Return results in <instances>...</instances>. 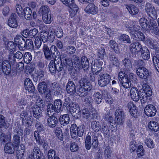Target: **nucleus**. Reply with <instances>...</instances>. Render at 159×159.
Masks as SVG:
<instances>
[{"mask_svg": "<svg viewBox=\"0 0 159 159\" xmlns=\"http://www.w3.org/2000/svg\"><path fill=\"white\" fill-rule=\"evenodd\" d=\"M140 27L138 25H130L128 26V30L131 34V38L137 40H143L144 39V34L140 32Z\"/></svg>", "mask_w": 159, "mask_h": 159, "instance_id": "nucleus-1", "label": "nucleus"}, {"mask_svg": "<svg viewBox=\"0 0 159 159\" xmlns=\"http://www.w3.org/2000/svg\"><path fill=\"white\" fill-rule=\"evenodd\" d=\"M143 89L144 92L140 93L139 99L142 103H144L147 101L148 97H149L152 95V92L151 88L147 84H143Z\"/></svg>", "mask_w": 159, "mask_h": 159, "instance_id": "nucleus-2", "label": "nucleus"}, {"mask_svg": "<svg viewBox=\"0 0 159 159\" xmlns=\"http://www.w3.org/2000/svg\"><path fill=\"white\" fill-rule=\"evenodd\" d=\"M64 4L68 6L70 15L73 17L76 15L78 10V7L74 3V0H60Z\"/></svg>", "mask_w": 159, "mask_h": 159, "instance_id": "nucleus-3", "label": "nucleus"}, {"mask_svg": "<svg viewBox=\"0 0 159 159\" xmlns=\"http://www.w3.org/2000/svg\"><path fill=\"white\" fill-rule=\"evenodd\" d=\"M105 121L102 124V126H101V131L104 133H106L107 131L108 127H110L111 124L113 121V118L110 115H106L105 117Z\"/></svg>", "mask_w": 159, "mask_h": 159, "instance_id": "nucleus-4", "label": "nucleus"}, {"mask_svg": "<svg viewBox=\"0 0 159 159\" xmlns=\"http://www.w3.org/2000/svg\"><path fill=\"white\" fill-rule=\"evenodd\" d=\"M111 80L110 75L107 74H104L99 78L98 83L101 87H105L110 82Z\"/></svg>", "mask_w": 159, "mask_h": 159, "instance_id": "nucleus-5", "label": "nucleus"}, {"mask_svg": "<svg viewBox=\"0 0 159 159\" xmlns=\"http://www.w3.org/2000/svg\"><path fill=\"white\" fill-rule=\"evenodd\" d=\"M11 71L9 62L7 61L0 62V74L3 72L6 75L9 74Z\"/></svg>", "mask_w": 159, "mask_h": 159, "instance_id": "nucleus-6", "label": "nucleus"}, {"mask_svg": "<svg viewBox=\"0 0 159 159\" xmlns=\"http://www.w3.org/2000/svg\"><path fill=\"white\" fill-rule=\"evenodd\" d=\"M115 116L118 124L121 125L124 122L125 115L124 111L121 109H117L115 111Z\"/></svg>", "mask_w": 159, "mask_h": 159, "instance_id": "nucleus-7", "label": "nucleus"}, {"mask_svg": "<svg viewBox=\"0 0 159 159\" xmlns=\"http://www.w3.org/2000/svg\"><path fill=\"white\" fill-rule=\"evenodd\" d=\"M145 10L149 17L153 16L155 18L156 16H157V11L155 7L151 3L147 2L145 4Z\"/></svg>", "mask_w": 159, "mask_h": 159, "instance_id": "nucleus-8", "label": "nucleus"}, {"mask_svg": "<svg viewBox=\"0 0 159 159\" xmlns=\"http://www.w3.org/2000/svg\"><path fill=\"white\" fill-rule=\"evenodd\" d=\"M70 112L75 117L78 118L81 115V111L79 105L75 103H72L70 106Z\"/></svg>", "mask_w": 159, "mask_h": 159, "instance_id": "nucleus-9", "label": "nucleus"}, {"mask_svg": "<svg viewBox=\"0 0 159 159\" xmlns=\"http://www.w3.org/2000/svg\"><path fill=\"white\" fill-rule=\"evenodd\" d=\"M17 16L16 14H11L8 21V25L12 28H17L18 26V23L17 20Z\"/></svg>", "mask_w": 159, "mask_h": 159, "instance_id": "nucleus-10", "label": "nucleus"}, {"mask_svg": "<svg viewBox=\"0 0 159 159\" xmlns=\"http://www.w3.org/2000/svg\"><path fill=\"white\" fill-rule=\"evenodd\" d=\"M137 75L140 78L146 79L148 78L149 75L148 70L145 67H139L136 70Z\"/></svg>", "mask_w": 159, "mask_h": 159, "instance_id": "nucleus-11", "label": "nucleus"}, {"mask_svg": "<svg viewBox=\"0 0 159 159\" xmlns=\"http://www.w3.org/2000/svg\"><path fill=\"white\" fill-rule=\"evenodd\" d=\"M157 110L155 107L152 105H148L144 109L145 114L148 116H154L156 114Z\"/></svg>", "mask_w": 159, "mask_h": 159, "instance_id": "nucleus-12", "label": "nucleus"}, {"mask_svg": "<svg viewBox=\"0 0 159 159\" xmlns=\"http://www.w3.org/2000/svg\"><path fill=\"white\" fill-rule=\"evenodd\" d=\"M130 50L132 53H137L141 51L142 47L138 42H133L130 45Z\"/></svg>", "mask_w": 159, "mask_h": 159, "instance_id": "nucleus-13", "label": "nucleus"}, {"mask_svg": "<svg viewBox=\"0 0 159 159\" xmlns=\"http://www.w3.org/2000/svg\"><path fill=\"white\" fill-rule=\"evenodd\" d=\"M14 43L20 49L25 47V40L20 35H17L14 39Z\"/></svg>", "mask_w": 159, "mask_h": 159, "instance_id": "nucleus-14", "label": "nucleus"}, {"mask_svg": "<svg viewBox=\"0 0 159 159\" xmlns=\"http://www.w3.org/2000/svg\"><path fill=\"white\" fill-rule=\"evenodd\" d=\"M80 87H83L87 91H89L92 88L91 83L85 79H81L79 81Z\"/></svg>", "mask_w": 159, "mask_h": 159, "instance_id": "nucleus-15", "label": "nucleus"}, {"mask_svg": "<svg viewBox=\"0 0 159 159\" xmlns=\"http://www.w3.org/2000/svg\"><path fill=\"white\" fill-rule=\"evenodd\" d=\"M85 12L88 14L95 15L98 12V7L94 4L91 3L89 4L84 9Z\"/></svg>", "mask_w": 159, "mask_h": 159, "instance_id": "nucleus-16", "label": "nucleus"}, {"mask_svg": "<svg viewBox=\"0 0 159 159\" xmlns=\"http://www.w3.org/2000/svg\"><path fill=\"white\" fill-rule=\"evenodd\" d=\"M130 93L131 98L132 100L136 102L139 100L140 93L137 88L132 87L131 89Z\"/></svg>", "mask_w": 159, "mask_h": 159, "instance_id": "nucleus-17", "label": "nucleus"}, {"mask_svg": "<svg viewBox=\"0 0 159 159\" xmlns=\"http://www.w3.org/2000/svg\"><path fill=\"white\" fill-rule=\"evenodd\" d=\"M24 85L25 89L28 92L32 93L34 91L35 87L31 80L30 79L27 78L25 80Z\"/></svg>", "mask_w": 159, "mask_h": 159, "instance_id": "nucleus-18", "label": "nucleus"}, {"mask_svg": "<svg viewBox=\"0 0 159 159\" xmlns=\"http://www.w3.org/2000/svg\"><path fill=\"white\" fill-rule=\"evenodd\" d=\"M66 90L68 93L73 95L76 92L75 85L74 83L71 81H69L66 86Z\"/></svg>", "mask_w": 159, "mask_h": 159, "instance_id": "nucleus-19", "label": "nucleus"}, {"mask_svg": "<svg viewBox=\"0 0 159 159\" xmlns=\"http://www.w3.org/2000/svg\"><path fill=\"white\" fill-rule=\"evenodd\" d=\"M49 34V33L47 31L42 32L40 33L39 37L43 42H47L49 39H50V41H52L53 40L54 36Z\"/></svg>", "mask_w": 159, "mask_h": 159, "instance_id": "nucleus-20", "label": "nucleus"}, {"mask_svg": "<svg viewBox=\"0 0 159 159\" xmlns=\"http://www.w3.org/2000/svg\"><path fill=\"white\" fill-rule=\"evenodd\" d=\"M51 84L49 81H46V82L43 81L40 83L38 86V90L39 92L43 93L47 90V87L50 88V85H48V84Z\"/></svg>", "mask_w": 159, "mask_h": 159, "instance_id": "nucleus-21", "label": "nucleus"}, {"mask_svg": "<svg viewBox=\"0 0 159 159\" xmlns=\"http://www.w3.org/2000/svg\"><path fill=\"white\" fill-rule=\"evenodd\" d=\"M102 68V64L101 62L98 63L93 62L91 64V70L93 73L97 75L101 70Z\"/></svg>", "mask_w": 159, "mask_h": 159, "instance_id": "nucleus-22", "label": "nucleus"}, {"mask_svg": "<svg viewBox=\"0 0 159 159\" xmlns=\"http://www.w3.org/2000/svg\"><path fill=\"white\" fill-rule=\"evenodd\" d=\"M50 85V89L52 91L53 95L58 96L60 93L61 88L58 86L57 84L55 82L48 84Z\"/></svg>", "mask_w": 159, "mask_h": 159, "instance_id": "nucleus-23", "label": "nucleus"}, {"mask_svg": "<svg viewBox=\"0 0 159 159\" xmlns=\"http://www.w3.org/2000/svg\"><path fill=\"white\" fill-rule=\"evenodd\" d=\"M127 106L129 110L131 115L134 117H137L138 116L137 111L133 102H129L128 103Z\"/></svg>", "mask_w": 159, "mask_h": 159, "instance_id": "nucleus-24", "label": "nucleus"}, {"mask_svg": "<svg viewBox=\"0 0 159 159\" xmlns=\"http://www.w3.org/2000/svg\"><path fill=\"white\" fill-rule=\"evenodd\" d=\"M157 18V16H156L155 18L153 16L152 17H149L148 19L149 21V22H148V24L147 28V30H150L152 29L153 27L157 26V24L156 20Z\"/></svg>", "mask_w": 159, "mask_h": 159, "instance_id": "nucleus-25", "label": "nucleus"}, {"mask_svg": "<svg viewBox=\"0 0 159 159\" xmlns=\"http://www.w3.org/2000/svg\"><path fill=\"white\" fill-rule=\"evenodd\" d=\"M43 128L41 126H39L38 128L37 131H35L34 132V137L37 143L38 144L40 145H42L43 144V142L42 140L41 139L40 133V132L38 130H42Z\"/></svg>", "mask_w": 159, "mask_h": 159, "instance_id": "nucleus-26", "label": "nucleus"}, {"mask_svg": "<svg viewBox=\"0 0 159 159\" xmlns=\"http://www.w3.org/2000/svg\"><path fill=\"white\" fill-rule=\"evenodd\" d=\"M34 116L36 118H39L41 116L42 110L37 106H33L32 108Z\"/></svg>", "mask_w": 159, "mask_h": 159, "instance_id": "nucleus-27", "label": "nucleus"}, {"mask_svg": "<svg viewBox=\"0 0 159 159\" xmlns=\"http://www.w3.org/2000/svg\"><path fill=\"white\" fill-rule=\"evenodd\" d=\"M126 9L128 10L129 13L133 15L138 13L139 10L138 8L132 4H128L125 5Z\"/></svg>", "mask_w": 159, "mask_h": 159, "instance_id": "nucleus-28", "label": "nucleus"}, {"mask_svg": "<svg viewBox=\"0 0 159 159\" xmlns=\"http://www.w3.org/2000/svg\"><path fill=\"white\" fill-rule=\"evenodd\" d=\"M22 13L23 15H22L21 17L24 16L25 18L27 20H30L32 19V12L30 8L25 7Z\"/></svg>", "mask_w": 159, "mask_h": 159, "instance_id": "nucleus-29", "label": "nucleus"}, {"mask_svg": "<svg viewBox=\"0 0 159 159\" xmlns=\"http://www.w3.org/2000/svg\"><path fill=\"white\" fill-rule=\"evenodd\" d=\"M58 122L57 119L55 116H51L48 119V125L51 128L55 127Z\"/></svg>", "mask_w": 159, "mask_h": 159, "instance_id": "nucleus-30", "label": "nucleus"}, {"mask_svg": "<svg viewBox=\"0 0 159 159\" xmlns=\"http://www.w3.org/2000/svg\"><path fill=\"white\" fill-rule=\"evenodd\" d=\"M148 127L150 129L154 132L159 130V124L153 120H151L149 122Z\"/></svg>", "mask_w": 159, "mask_h": 159, "instance_id": "nucleus-31", "label": "nucleus"}, {"mask_svg": "<svg viewBox=\"0 0 159 159\" xmlns=\"http://www.w3.org/2000/svg\"><path fill=\"white\" fill-rule=\"evenodd\" d=\"M147 42L148 44V46H150L152 48L155 49V53L157 56H158L159 55V47L157 46V43L155 40H152V41L150 40Z\"/></svg>", "mask_w": 159, "mask_h": 159, "instance_id": "nucleus-32", "label": "nucleus"}, {"mask_svg": "<svg viewBox=\"0 0 159 159\" xmlns=\"http://www.w3.org/2000/svg\"><path fill=\"white\" fill-rule=\"evenodd\" d=\"M43 20L46 24H49L51 23L53 20V16L50 12L45 15L42 16Z\"/></svg>", "mask_w": 159, "mask_h": 159, "instance_id": "nucleus-33", "label": "nucleus"}, {"mask_svg": "<svg viewBox=\"0 0 159 159\" xmlns=\"http://www.w3.org/2000/svg\"><path fill=\"white\" fill-rule=\"evenodd\" d=\"M70 120V118L68 114L63 115L60 118V121L61 125H65L68 124Z\"/></svg>", "mask_w": 159, "mask_h": 159, "instance_id": "nucleus-34", "label": "nucleus"}, {"mask_svg": "<svg viewBox=\"0 0 159 159\" xmlns=\"http://www.w3.org/2000/svg\"><path fill=\"white\" fill-rule=\"evenodd\" d=\"M91 127L94 132H97L101 130V125L99 121H93L91 123Z\"/></svg>", "mask_w": 159, "mask_h": 159, "instance_id": "nucleus-35", "label": "nucleus"}, {"mask_svg": "<svg viewBox=\"0 0 159 159\" xmlns=\"http://www.w3.org/2000/svg\"><path fill=\"white\" fill-rule=\"evenodd\" d=\"M93 97L95 103L100 104L102 101V94L98 92H95L93 95Z\"/></svg>", "mask_w": 159, "mask_h": 159, "instance_id": "nucleus-36", "label": "nucleus"}, {"mask_svg": "<svg viewBox=\"0 0 159 159\" xmlns=\"http://www.w3.org/2000/svg\"><path fill=\"white\" fill-rule=\"evenodd\" d=\"M142 49L141 56L142 58L144 60L148 59L150 57L149 50L146 47H143Z\"/></svg>", "mask_w": 159, "mask_h": 159, "instance_id": "nucleus-37", "label": "nucleus"}, {"mask_svg": "<svg viewBox=\"0 0 159 159\" xmlns=\"http://www.w3.org/2000/svg\"><path fill=\"white\" fill-rule=\"evenodd\" d=\"M120 81L122 86L125 88H128L131 85V83L129 80L128 79V76L125 77L122 79L120 80Z\"/></svg>", "mask_w": 159, "mask_h": 159, "instance_id": "nucleus-38", "label": "nucleus"}, {"mask_svg": "<svg viewBox=\"0 0 159 159\" xmlns=\"http://www.w3.org/2000/svg\"><path fill=\"white\" fill-rule=\"evenodd\" d=\"M110 63L116 66H118L120 64V60L114 55H111L109 57Z\"/></svg>", "mask_w": 159, "mask_h": 159, "instance_id": "nucleus-39", "label": "nucleus"}, {"mask_svg": "<svg viewBox=\"0 0 159 159\" xmlns=\"http://www.w3.org/2000/svg\"><path fill=\"white\" fill-rule=\"evenodd\" d=\"M77 125L75 124H73L71 125L70 127V135L72 138L76 139L78 136L76 132Z\"/></svg>", "mask_w": 159, "mask_h": 159, "instance_id": "nucleus-40", "label": "nucleus"}, {"mask_svg": "<svg viewBox=\"0 0 159 159\" xmlns=\"http://www.w3.org/2000/svg\"><path fill=\"white\" fill-rule=\"evenodd\" d=\"M89 62L87 58L85 57H82L80 61V68L87 69L89 67Z\"/></svg>", "mask_w": 159, "mask_h": 159, "instance_id": "nucleus-41", "label": "nucleus"}, {"mask_svg": "<svg viewBox=\"0 0 159 159\" xmlns=\"http://www.w3.org/2000/svg\"><path fill=\"white\" fill-rule=\"evenodd\" d=\"M11 135L10 133H7L5 134L4 133H2L0 136V139L2 142H5L11 140Z\"/></svg>", "mask_w": 159, "mask_h": 159, "instance_id": "nucleus-42", "label": "nucleus"}, {"mask_svg": "<svg viewBox=\"0 0 159 159\" xmlns=\"http://www.w3.org/2000/svg\"><path fill=\"white\" fill-rule=\"evenodd\" d=\"M7 49L11 52L15 51L16 49V45L15 43L12 41H10L6 44Z\"/></svg>", "mask_w": 159, "mask_h": 159, "instance_id": "nucleus-43", "label": "nucleus"}, {"mask_svg": "<svg viewBox=\"0 0 159 159\" xmlns=\"http://www.w3.org/2000/svg\"><path fill=\"white\" fill-rule=\"evenodd\" d=\"M9 125L5 121V118L2 115H0V128H7Z\"/></svg>", "mask_w": 159, "mask_h": 159, "instance_id": "nucleus-44", "label": "nucleus"}, {"mask_svg": "<svg viewBox=\"0 0 159 159\" xmlns=\"http://www.w3.org/2000/svg\"><path fill=\"white\" fill-rule=\"evenodd\" d=\"M12 145L11 143H7L4 147V151L5 152L12 154L14 153V149L12 147Z\"/></svg>", "mask_w": 159, "mask_h": 159, "instance_id": "nucleus-45", "label": "nucleus"}, {"mask_svg": "<svg viewBox=\"0 0 159 159\" xmlns=\"http://www.w3.org/2000/svg\"><path fill=\"white\" fill-rule=\"evenodd\" d=\"M62 104V101L60 99L56 100L54 103V106L56 109V112H59L61 111V108Z\"/></svg>", "mask_w": 159, "mask_h": 159, "instance_id": "nucleus-46", "label": "nucleus"}, {"mask_svg": "<svg viewBox=\"0 0 159 159\" xmlns=\"http://www.w3.org/2000/svg\"><path fill=\"white\" fill-rule=\"evenodd\" d=\"M110 47L117 53L119 52L120 49L118 47L117 43L114 40H111L109 43Z\"/></svg>", "mask_w": 159, "mask_h": 159, "instance_id": "nucleus-47", "label": "nucleus"}, {"mask_svg": "<svg viewBox=\"0 0 159 159\" xmlns=\"http://www.w3.org/2000/svg\"><path fill=\"white\" fill-rule=\"evenodd\" d=\"M72 61L74 66L80 69V61L79 57L76 55H74L72 57Z\"/></svg>", "mask_w": 159, "mask_h": 159, "instance_id": "nucleus-48", "label": "nucleus"}, {"mask_svg": "<svg viewBox=\"0 0 159 159\" xmlns=\"http://www.w3.org/2000/svg\"><path fill=\"white\" fill-rule=\"evenodd\" d=\"M144 143L146 145L150 148H153L155 144L153 140L151 138H147L144 140Z\"/></svg>", "mask_w": 159, "mask_h": 159, "instance_id": "nucleus-49", "label": "nucleus"}, {"mask_svg": "<svg viewBox=\"0 0 159 159\" xmlns=\"http://www.w3.org/2000/svg\"><path fill=\"white\" fill-rule=\"evenodd\" d=\"M40 11L41 13L42 16L51 12L49 7L46 5L42 6L40 9Z\"/></svg>", "mask_w": 159, "mask_h": 159, "instance_id": "nucleus-50", "label": "nucleus"}, {"mask_svg": "<svg viewBox=\"0 0 159 159\" xmlns=\"http://www.w3.org/2000/svg\"><path fill=\"white\" fill-rule=\"evenodd\" d=\"M55 63V60H51L49 64V70L52 74L55 73L56 71Z\"/></svg>", "mask_w": 159, "mask_h": 159, "instance_id": "nucleus-51", "label": "nucleus"}, {"mask_svg": "<svg viewBox=\"0 0 159 159\" xmlns=\"http://www.w3.org/2000/svg\"><path fill=\"white\" fill-rule=\"evenodd\" d=\"M91 136L88 134L87 135L85 139V146L87 150H89L91 147Z\"/></svg>", "mask_w": 159, "mask_h": 159, "instance_id": "nucleus-52", "label": "nucleus"}, {"mask_svg": "<svg viewBox=\"0 0 159 159\" xmlns=\"http://www.w3.org/2000/svg\"><path fill=\"white\" fill-rule=\"evenodd\" d=\"M34 157H35L37 159H39L41 157L42 153L39 148L35 147L33 152Z\"/></svg>", "mask_w": 159, "mask_h": 159, "instance_id": "nucleus-53", "label": "nucleus"}, {"mask_svg": "<svg viewBox=\"0 0 159 159\" xmlns=\"http://www.w3.org/2000/svg\"><path fill=\"white\" fill-rule=\"evenodd\" d=\"M148 22L147 19L145 18H141L139 21V24L143 28L146 30H147Z\"/></svg>", "mask_w": 159, "mask_h": 159, "instance_id": "nucleus-54", "label": "nucleus"}, {"mask_svg": "<svg viewBox=\"0 0 159 159\" xmlns=\"http://www.w3.org/2000/svg\"><path fill=\"white\" fill-rule=\"evenodd\" d=\"M13 144L14 148L18 147L20 142V136L17 134H15L13 138Z\"/></svg>", "mask_w": 159, "mask_h": 159, "instance_id": "nucleus-55", "label": "nucleus"}, {"mask_svg": "<svg viewBox=\"0 0 159 159\" xmlns=\"http://www.w3.org/2000/svg\"><path fill=\"white\" fill-rule=\"evenodd\" d=\"M82 113L83 117L86 119H88L90 117L92 114L91 111H89L87 108L84 107L82 110Z\"/></svg>", "mask_w": 159, "mask_h": 159, "instance_id": "nucleus-56", "label": "nucleus"}, {"mask_svg": "<svg viewBox=\"0 0 159 159\" xmlns=\"http://www.w3.org/2000/svg\"><path fill=\"white\" fill-rule=\"evenodd\" d=\"M24 61L26 63H29L32 60V56L29 52H26L24 55Z\"/></svg>", "mask_w": 159, "mask_h": 159, "instance_id": "nucleus-57", "label": "nucleus"}, {"mask_svg": "<svg viewBox=\"0 0 159 159\" xmlns=\"http://www.w3.org/2000/svg\"><path fill=\"white\" fill-rule=\"evenodd\" d=\"M154 57L152 58V61L154 66L157 71L159 72V55Z\"/></svg>", "mask_w": 159, "mask_h": 159, "instance_id": "nucleus-58", "label": "nucleus"}, {"mask_svg": "<svg viewBox=\"0 0 159 159\" xmlns=\"http://www.w3.org/2000/svg\"><path fill=\"white\" fill-rule=\"evenodd\" d=\"M137 153L139 157H140L144 155V151L143 146L139 145L138 147V148L137 150Z\"/></svg>", "mask_w": 159, "mask_h": 159, "instance_id": "nucleus-59", "label": "nucleus"}, {"mask_svg": "<svg viewBox=\"0 0 159 159\" xmlns=\"http://www.w3.org/2000/svg\"><path fill=\"white\" fill-rule=\"evenodd\" d=\"M56 112V109L52 104H49L47 106V114L48 115H52V113Z\"/></svg>", "mask_w": 159, "mask_h": 159, "instance_id": "nucleus-60", "label": "nucleus"}, {"mask_svg": "<svg viewBox=\"0 0 159 159\" xmlns=\"http://www.w3.org/2000/svg\"><path fill=\"white\" fill-rule=\"evenodd\" d=\"M77 95L80 97H84L88 94L87 91L83 87H81L79 88V90L77 91Z\"/></svg>", "mask_w": 159, "mask_h": 159, "instance_id": "nucleus-61", "label": "nucleus"}, {"mask_svg": "<svg viewBox=\"0 0 159 159\" xmlns=\"http://www.w3.org/2000/svg\"><path fill=\"white\" fill-rule=\"evenodd\" d=\"M38 30L35 28L32 29L29 31V36L31 38L39 37Z\"/></svg>", "mask_w": 159, "mask_h": 159, "instance_id": "nucleus-62", "label": "nucleus"}, {"mask_svg": "<svg viewBox=\"0 0 159 159\" xmlns=\"http://www.w3.org/2000/svg\"><path fill=\"white\" fill-rule=\"evenodd\" d=\"M85 126L84 125H82L80 126L77 127V126L76 132L78 134V136L79 137L82 136L84 132Z\"/></svg>", "mask_w": 159, "mask_h": 159, "instance_id": "nucleus-63", "label": "nucleus"}, {"mask_svg": "<svg viewBox=\"0 0 159 159\" xmlns=\"http://www.w3.org/2000/svg\"><path fill=\"white\" fill-rule=\"evenodd\" d=\"M65 50L68 54L71 55L75 53L76 49L74 47L70 45L67 47Z\"/></svg>", "mask_w": 159, "mask_h": 159, "instance_id": "nucleus-64", "label": "nucleus"}]
</instances>
